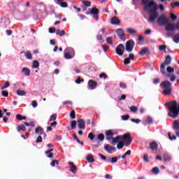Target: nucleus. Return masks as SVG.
Returning <instances> with one entry per match:
<instances>
[{
  "mask_svg": "<svg viewBox=\"0 0 179 179\" xmlns=\"http://www.w3.org/2000/svg\"><path fill=\"white\" fill-rule=\"evenodd\" d=\"M152 9L150 10V13H152L149 17L148 22H153L157 19V16H159V13H157V8L158 6L155 2V1H152L150 2V3L146 4L144 8L146 10L149 9V8H152Z\"/></svg>",
  "mask_w": 179,
  "mask_h": 179,
  "instance_id": "f257e3e1",
  "label": "nucleus"
},
{
  "mask_svg": "<svg viewBox=\"0 0 179 179\" xmlns=\"http://www.w3.org/2000/svg\"><path fill=\"white\" fill-rule=\"evenodd\" d=\"M166 106L169 110L168 115L171 118H177L179 114L178 103H177V101H172L166 103Z\"/></svg>",
  "mask_w": 179,
  "mask_h": 179,
  "instance_id": "f03ea898",
  "label": "nucleus"
},
{
  "mask_svg": "<svg viewBox=\"0 0 179 179\" xmlns=\"http://www.w3.org/2000/svg\"><path fill=\"white\" fill-rule=\"evenodd\" d=\"M160 87L163 90L162 93L164 96H170L173 93V87L171 83L169 80H164L160 84Z\"/></svg>",
  "mask_w": 179,
  "mask_h": 179,
  "instance_id": "7ed1b4c3",
  "label": "nucleus"
},
{
  "mask_svg": "<svg viewBox=\"0 0 179 179\" xmlns=\"http://www.w3.org/2000/svg\"><path fill=\"white\" fill-rule=\"evenodd\" d=\"M120 139H122L124 146H129L131 142H132V138L131 137L130 134L120 135Z\"/></svg>",
  "mask_w": 179,
  "mask_h": 179,
  "instance_id": "20e7f679",
  "label": "nucleus"
},
{
  "mask_svg": "<svg viewBox=\"0 0 179 179\" xmlns=\"http://www.w3.org/2000/svg\"><path fill=\"white\" fill-rule=\"evenodd\" d=\"M157 23L159 26H166L168 23H170V20L166 17V15H162L158 17Z\"/></svg>",
  "mask_w": 179,
  "mask_h": 179,
  "instance_id": "39448f33",
  "label": "nucleus"
},
{
  "mask_svg": "<svg viewBox=\"0 0 179 179\" xmlns=\"http://www.w3.org/2000/svg\"><path fill=\"white\" fill-rule=\"evenodd\" d=\"M90 14L92 15V17H94L95 20H99V13H100V10H99V9H97V8L96 7H94L90 9Z\"/></svg>",
  "mask_w": 179,
  "mask_h": 179,
  "instance_id": "423d86ee",
  "label": "nucleus"
},
{
  "mask_svg": "<svg viewBox=\"0 0 179 179\" xmlns=\"http://www.w3.org/2000/svg\"><path fill=\"white\" fill-rule=\"evenodd\" d=\"M134 45H135V42L132 40H129L126 43V51L128 52H132L134 50Z\"/></svg>",
  "mask_w": 179,
  "mask_h": 179,
  "instance_id": "0eeeda50",
  "label": "nucleus"
},
{
  "mask_svg": "<svg viewBox=\"0 0 179 179\" xmlns=\"http://www.w3.org/2000/svg\"><path fill=\"white\" fill-rule=\"evenodd\" d=\"M116 33L120 40H122V41H125V40H127V38H125V33L124 32V29L121 28L117 29H116Z\"/></svg>",
  "mask_w": 179,
  "mask_h": 179,
  "instance_id": "6e6552de",
  "label": "nucleus"
},
{
  "mask_svg": "<svg viewBox=\"0 0 179 179\" xmlns=\"http://www.w3.org/2000/svg\"><path fill=\"white\" fill-rule=\"evenodd\" d=\"M125 50V46L122 44H120L117 48H116V54L119 55L120 57L124 55V51Z\"/></svg>",
  "mask_w": 179,
  "mask_h": 179,
  "instance_id": "1a4fd4ad",
  "label": "nucleus"
},
{
  "mask_svg": "<svg viewBox=\"0 0 179 179\" xmlns=\"http://www.w3.org/2000/svg\"><path fill=\"white\" fill-rule=\"evenodd\" d=\"M172 128L173 131H175V133L176 134V136L179 138V120H175L173 122Z\"/></svg>",
  "mask_w": 179,
  "mask_h": 179,
  "instance_id": "9d476101",
  "label": "nucleus"
},
{
  "mask_svg": "<svg viewBox=\"0 0 179 179\" xmlns=\"http://www.w3.org/2000/svg\"><path fill=\"white\" fill-rule=\"evenodd\" d=\"M38 132H40V135H43L44 139L47 138V134H45V132L44 131V129H43V127H38L36 128L35 134H38Z\"/></svg>",
  "mask_w": 179,
  "mask_h": 179,
  "instance_id": "9b49d317",
  "label": "nucleus"
},
{
  "mask_svg": "<svg viewBox=\"0 0 179 179\" xmlns=\"http://www.w3.org/2000/svg\"><path fill=\"white\" fill-rule=\"evenodd\" d=\"M106 141H111L113 139V136H114V133L113 130H108L105 132Z\"/></svg>",
  "mask_w": 179,
  "mask_h": 179,
  "instance_id": "f8f14e48",
  "label": "nucleus"
},
{
  "mask_svg": "<svg viewBox=\"0 0 179 179\" xmlns=\"http://www.w3.org/2000/svg\"><path fill=\"white\" fill-rule=\"evenodd\" d=\"M88 85L91 90H94V89H96V87H97V83L93 80H90L88 82Z\"/></svg>",
  "mask_w": 179,
  "mask_h": 179,
  "instance_id": "ddd939ff",
  "label": "nucleus"
},
{
  "mask_svg": "<svg viewBox=\"0 0 179 179\" xmlns=\"http://www.w3.org/2000/svg\"><path fill=\"white\" fill-rule=\"evenodd\" d=\"M165 30L167 31H174V30H176V25L174 24L168 23L165 27Z\"/></svg>",
  "mask_w": 179,
  "mask_h": 179,
  "instance_id": "4468645a",
  "label": "nucleus"
},
{
  "mask_svg": "<svg viewBox=\"0 0 179 179\" xmlns=\"http://www.w3.org/2000/svg\"><path fill=\"white\" fill-rule=\"evenodd\" d=\"M69 164L71 166L70 171L73 173V174H76L78 171V167L73 164V162H69Z\"/></svg>",
  "mask_w": 179,
  "mask_h": 179,
  "instance_id": "2eb2a0df",
  "label": "nucleus"
},
{
  "mask_svg": "<svg viewBox=\"0 0 179 179\" xmlns=\"http://www.w3.org/2000/svg\"><path fill=\"white\" fill-rule=\"evenodd\" d=\"M77 122L78 124V128L79 129H85V120L83 119H78L77 120Z\"/></svg>",
  "mask_w": 179,
  "mask_h": 179,
  "instance_id": "dca6fc26",
  "label": "nucleus"
},
{
  "mask_svg": "<svg viewBox=\"0 0 179 179\" xmlns=\"http://www.w3.org/2000/svg\"><path fill=\"white\" fill-rule=\"evenodd\" d=\"M105 150L111 155L112 152H115V147L110 146L109 145H106L104 146Z\"/></svg>",
  "mask_w": 179,
  "mask_h": 179,
  "instance_id": "f3484780",
  "label": "nucleus"
},
{
  "mask_svg": "<svg viewBox=\"0 0 179 179\" xmlns=\"http://www.w3.org/2000/svg\"><path fill=\"white\" fill-rule=\"evenodd\" d=\"M150 148L151 150H157V148H159V145L156 141H152L150 143Z\"/></svg>",
  "mask_w": 179,
  "mask_h": 179,
  "instance_id": "a211bd4d",
  "label": "nucleus"
},
{
  "mask_svg": "<svg viewBox=\"0 0 179 179\" xmlns=\"http://www.w3.org/2000/svg\"><path fill=\"white\" fill-rule=\"evenodd\" d=\"M121 139V136H117L116 137H113L112 138V144L115 146V145H117V143H118V142H120Z\"/></svg>",
  "mask_w": 179,
  "mask_h": 179,
  "instance_id": "6ab92c4d",
  "label": "nucleus"
},
{
  "mask_svg": "<svg viewBox=\"0 0 179 179\" xmlns=\"http://www.w3.org/2000/svg\"><path fill=\"white\" fill-rule=\"evenodd\" d=\"M171 64V56L167 55L165 58V60L162 64L164 65H170Z\"/></svg>",
  "mask_w": 179,
  "mask_h": 179,
  "instance_id": "aec40b11",
  "label": "nucleus"
},
{
  "mask_svg": "<svg viewBox=\"0 0 179 179\" xmlns=\"http://www.w3.org/2000/svg\"><path fill=\"white\" fill-rule=\"evenodd\" d=\"M20 54H24V56L26 57L27 59H33V56L31 55V52H30V51H27L26 52H21Z\"/></svg>",
  "mask_w": 179,
  "mask_h": 179,
  "instance_id": "412c9836",
  "label": "nucleus"
},
{
  "mask_svg": "<svg viewBox=\"0 0 179 179\" xmlns=\"http://www.w3.org/2000/svg\"><path fill=\"white\" fill-rule=\"evenodd\" d=\"M110 23L113 24H120V19L117 16H115L111 18Z\"/></svg>",
  "mask_w": 179,
  "mask_h": 179,
  "instance_id": "4be33fe9",
  "label": "nucleus"
},
{
  "mask_svg": "<svg viewBox=\"0 0 179 179\" xmlns=\"http://www.w3.org/2000/svg\"><path fill=\"white\" fill-rule=\"evenodd\" d=\"M163 159H164V162H171L173 158L169 154H164Z\"/></svg>",
  "mask_w": 179,
  "mask_h": 179,
  "instance_id": "5701e85b",
  "label": "nucleus"
},
{
  "mask_svg": "<svg viewBox=\"0 0 179 179\" xmlns=\"http://www.w3.org/2000/svg\"><path fill=\"white\" fill-rule=\"evenodd\" d=\"M54 151V149H50L48 151H45V153L47 155V157H48L49 159H52V157H54V154L52 153V152Z\"/></svg>",
  "mask_w": 179,
  "mask_h": 179,
  "instance_id": "b1692460",
  "label": "nucleus"
},
{
  "mask_svg": "<svg viewBox=\"0 0 179 179\" xmlns=\"http://www.w3.org/2000/svg\"><path fill=\"white\" fill-rule=\"evenodd\" d=\"M160 71L162 75H165V76L169 77V75H166V65L165 64H161L160 66Z\"/></svg>",
  "mask_w": 179,
  "mask_h": 179,
  "instance_id": "393cba45",
  "label": "nucleus"
},
{
  "mask_svg": "<svg viewBox=\"0 0 179 179\" xmlns=\"http://www.w3.org/2000/svg\"><path fill=\"white\" fill-rule=\"evenodd\" d=\"M22 73L25 75V76H30V69H29L27 67L23 68Z\"/></svg>",
  "mask_w": 179,
  "mask_h": 179,
  "instance_id": "a878e982",
  "label": "nucleus"
},
{
  "mask_svg": "<svg viewBox=\"0 0 179 179\" xmlns=\"http://www.w3.org/2000/svg\"><path fill=\"white\" fill-rule=\"evenodd\" d=\"M148 52H149V48H143L140 50L139 54L140 55H145Z\"/></svg>",
  "mask_w": 179,
  "mask_h": 179,
  "instance_id": "bb28decb",
  "label": "nucleus"
},
{
  "mask_svg": "<svg viewBox=\"0 0 179 179\" xmlns=\"http://www.w3.org/2000/svg\"><path fill=\"white\" fill-rule=\"evenodd\" d=\"M65 52L70 54L71 55H73H73H75V50L72 48H66Z\"/></svg>",
  "mask_w": 179,
  "mask_h": 179,
  "instance_id": "cd10ccee",
  "label": "nucleus"
},
{
  "mask_svg": "<svg viewBox=\"0 0 179 179\" xmlns=\"http://www.w3.org/2000/svg\"><path fill=\"white\" fill-rule=\"evenodd\" d=\"M106 162H110V163L114 164V163H117L118 161H117V157H109V158L106 160Z\"/></svg>",
  "mask_w": 179,
  "mask_h": 179,
  "instance_id": "c85d7f7f",
  "label": "nucleus"
},
{
  "mask_svg": "<svg viewBox=\"0 0 179 179\" xmlns=\"http://www.w3.org/2000/svg\"><path fill=\"white\" fill-rule=\"evenodd\" d=\"M40 66V63L37 60H34L32 63V68L34 69H37Z\"/></svg>",
  "mask_w": 179,
  "mask_h": 179,
  "instance_id": "c756f323",
  "label": "nucleus"
},
{
  "mask_svg": "<svg viewBox=\"0 0 179 179\" xmlns=\"http://www.w3.org/2000/svg\"><path fill=\"white\" fill-rule=\"evenodd\" d=\"M17 132H20V131H26V126L23 124L19 125L18 127H17Z\"/></svg>",
  "mask_w": 179,
  "mask_h": 179,
  "instance_id": "7c9ffc66",
  "label": "nucleus"
},
{
  "mask_svg": "<svg viewBox=\"0 0 179 179\" xmlns=\"http://www.w3.org/2000/svg\"><path fill=\"white\" fill-rule=\"evenodd\" d=\"M56 34L57 36H59L60 37H62L63 36H65V31L64 30L60 31L59 29H57Z\"/></svg>",
  "mask_w": 179,
  "mask_h": 179,
  "instance_id": "2f4dec72",
  "label": "nucleus"
},
{
  "mask_svg": "<svg viewBox=\"0 0 179 179\" xmlns=\"http://www.w3.org/2000/svg\"><path fill=\"white\" fill-rule=\"evenodd\" d=\"M17 96H26V94H27V92H26V91L24 90H17Z\"/></svg>",
  "mask_w": 179,
  "mask_h": 179,
  "instance_id": "473e14b6",
  "label": "nucleus"
},
{
  "mask_svg": "<svg viewBox=\"0 0 179 179\" xmlns=\"http://www.w3.org/2000/svg\"><path fill=\"white\" fill-rule=\"evenodd\" d=\"M152 173H153V174H159V173H160V169H159V167L155 166L154 168L152 169L151 170Z\"/></svg>",
  "mask_w": 179,
  "mask_h": 179,
  "instance_id": "72a5a7b5",
  "label": "nucleus"
},
{
  "mask_svg": "<svg viewBox=\"0 0 179 179\" xmlns=\"http://www.w3.org/2000/svg\"><path fill=\"white\" fill-rule=\"evenodd\" d=\"M87 160L89 163H93V162H94V158H93V155H89L87 156Z\"/></svg>",
  "mask_w": 179,
  "mask_h": 179,
  "instance_id": "f704fd0d",
  "label": "nucleus"
},
{
  "mask_svg": "<svg viewBox=\"0 0 179 179\" xmlns=\"http://www.w3.org/2000/svg\"><path fill=\"white\" fill-rule=\"evenodd\" d=\"M10 86V83L9 81H6L2 87H1V90H3L6 89V87H9Z\"/></svg>",
  "mask_w": 179,
  "mask_h": 179,
  "instance_id": "c9c22d12",
  "label": "nucleus"
},
{
  "mask_svg": "<svg viewBox=\"0 0 179 179\" xmlns=\"http://www.w3.org/2000/svg\"><path fill=\"white\" fill-rule=\"evenodd\" d=\"M64 58L66 59H71V58H73V56L72 55H71L70 53H68L67 52H65Z\"/></svg>",
  "mask_w": 179,
  "mask_h": 179,
  "instance_id": "e433bc0d",
  "label": "nucleus"
},
{
  "mask_svg": "<svg viewBox=\"0 0 179 179\" xmlns=\"http://www.w3.org/2000/svg\"><path fill=\"white\" fill-rule=\"evenodd\" d=\"M145 124H153V119H152L150 116L147 117L145 119Z\"/></svg>",
  "mask_w": 179,
  "mask_h": 179,
  "instance_id": "4c0bfd02",
  "label": "nucleus"
},
{
  "mask_svg": "<svg viewBox=\"0 0 179 179\" xmlns=\"http://www.w3.org/2000/svg\"><path fill=\"white\" fill-rule=\"evenodd\" d=\"M24 124V125H26V127H32L33 128H34V127H36L34 122H30V123L25 122Z\"/></svg>",
  "mask_w": 179,
  "mask_h": 179,
  "instance_id": "58836bf2",
  "label": "nucleus"
},
{
  "mask_svg": "<svg viewBox=\"0 0 179 179\" xmlns=\"http://www.w3.org/2000/svg\"><path fill=\"white\" fill-rule=\"evenodd\" d=\"M70 125L71 127V129H75V128H76V122L75 120H71L70 122Z\"/></svg>",
  "mask_w": 179,
  "mask_h": 179,
  "instance_id": "ea45409f",
  "label": "nucleus"
},
{
  "mask_svg": "<svg viewBox=\"0 0 179 179\" xmlns=\"http://www.w3.org/2000/svg\"><path fill=\"white\" fill-rule=\"evenodd\" d=\"M83 3L87 8H89V6L92 5V3L90 1H86V0L83 1Z\"/></svg>",
  "mask_w": 179,
  "mask_h": 179,
  "instance_id": "a19ab883",
  "label": "nucleus"
},
{
  "mask_svg": "<svg viewBox=\"0 0 179 179\" xmlns=\"http://www.w3.org/2000/svg\"><path fill=\"white\" fill-rule=\"evenodd\" d=\"M168 136L170 141H176V139H177V136H176L175 135L171 136V133L170 132L168 134Z\"/></svg>",
  "mask_w": 179,
  "mask_h": 179,
  "instance_id": "79ce46f5",
  "label": "nucleus"
},
{
  "mask_svg": "<svg viewBox=\"0 0 179 179\" xmlns=\"http://www.w3.org/2000/svg\"><path fill=\"white\" fill-rule=\"evenodd\" d=\"M124 145H125L124 144V141L123 142L119 141L117 145V149H122V148H124Z\"/></svg>",
  "mask_w": 179,
  "mask_h": 179,
  "instance_id": "37998d69",
  "label": "nucleus"
},
{
  "mask_svg": "<svg viewBox=\"0 0 179 179\" xmlns=\"http://www.w3.org/2000/svg\"><path fill=\"white\" fill-rule=\"evenodd\" d=\"M106 43L110 45H113V37L106 38Z\"/></svg>",
  "mask_w": 179,
  "mask_h": 179,
  "instance_id": "c03bdc74",
  "label": "nucleus"
},
{
  "mask_svg": "<svg viewBox=\"0 0 179 179\" xmlns=\"http://www.w3.org/2000/svg\"><path fill=\"white\" fill-rule=\"evenodd\" d=\"M70 117L71 118H72L73 120L76 118V113H75V110H71V112L70 113Z\"/></svg>",
  "mask_w": 179,
  "mask_h": 179,
  "instance_id": "a18cd8bd",
  "label": "nucleus"
},
{
  "mask_svg": "<svg viewBox=\"0 0 179 179\" xmlns=\"http://www.w3.org/2000/svg\"><path fill=\"white\" fill-rule=\"evenodd\" d=\"M173 41L175 43H179V35L178 34H175L173 36Z\"/></svg>",
  "mask_w": 179,
  "mask_h": 179,
  "instance_id": "49530a36",
  "label": "nucleus"
},
{
  "mask_svg": "<svg viewBox=\"0 0 179 179\" xmlns=\"http://www.w3.org/2000/svg\"><path fill=\"white\" fill-rule=\"evenodd\" d=\"M166 71L169 73H173V72H174V68L171 66H168Z\"/></svg>",
  "mask_w": 179,
  "mask_h": 179,
  "instance_id": "de8ad7c7",
  "label": "nucleus"
},
{
  "mask_svg": "<svg viewBox=\"0 0 179 179\" xmlns=\"http://www.w3.org/2000/svg\"><path fill=\"white\" fill-rule=\"evenodd\" d=\"M57 120V114H53L50 116L49 121H55Z\"/></svg>",
  "mask_w": 179,
  "mask_h": 179,
  "instance_id": "09e8293b",
  "label": "nucleus"
},
{
  "mask_svg": "<svg viewBox=\"0 0 179 179\" xmlns=\"http://www.w3.org/2000/svg\"><path fill=\"white\" fill-rule=\"evenodd\" d=\"M1 96H3V97H8V96H9V92H8L7 91L3 90L1 92Z\"/></svg>",
  "mask_w": 179,
  "mask_h": 179,
  "instance_id": "8fccbe9b",
  "label": "nucleus"
},
{
  "mask_svg": "<svg viewBox=\"0 0 179 179\" xmlns=\"http://www.w3.org/2000/svg\"><path fill=\"white\" fill-rule=\"evenodd\" d=\"M97 138H98L99 141H104V134H98Z\"/></svg>",
  "mask_w": 179,
  "mask_h": 179,
  "instance_id": "3c124183",
  "label": "nucleus"
},
{
  "mask_svg": "<svg viewBox=\"0 0 179 179\" xmlns=\"http://www.w3.org/2000/svg\"><path fill=\"white\" fill-rule=\"evenodd\" d=\"M36 143H41L43 142V137L41 136H38L36 140Z\"/></svg>",
  "mask_w": 179,
  "mask_h": 179,
  "instance_id": "603ef678",
  "label": "nucleus"
},
{
  "mask_svg": "<svg viewBox=\"0 0 179 179\" xmlns=\"http://www.w3.org/2000/svg\"><path fill=\"white\" fill-rule=\"evenodd\" d=\"M59 5H60L62 8H68V3L66 2L62 1Z\"/></svg>",
  "mask_w": 179,
  "mask_h": 179,
  "instance_id": "864d4df0",
  "label": "nucleus"
},
{
  "mask_svg": "<svg viewBox=\"0 0 179 179\" xmlns=\"http://www.w3.org/2000/svg\"><path fill=\"white\" fill-rule=\"evenodd\" d=\"M52 167H55V164L58 165L59 163H58V160H53L52 161V162L50 163Z\"/></svg>",
  "mask_w": 179,
  "mask_h": 179,
  "instance_id": "5fc2aeb1",
  "label": "nucleus"
},
{
  "mask_svg": "<svg viewBox=\"0 0 179 179\" xmlns=\"http://www.w3.org/2000/svg\"><path fill=\"white\" fill-rule=\"evenodd\" d=\"M143 160L146 162V163H149V156L148 154H145L143 156Z\"/></svg>",
  "mask_w": 179,
  "mask_h": 179,
  "instance_id": "6e6d98bb",
  "label": "nucleus"
},
{
  "mask_svg": "<svg viewBox=\"0 0 179 179\" xmlns=\"http://www.w3.org/2000/svg\"><path fill=\"white\" fill-rule=\"evenodd\" d=\"M94 134H93V133H90L88 134V138L90 139V141H93V139H94Z\"/></svg>",
  "mask_w": 179,
  "mask_h": 179,
  "instance_id": "4d7b16f0",
  "label": "nucleus"
},
{
  "mask_svg": "<svg viewBox=\"0 0 179 179\" xmlns=\"http://www.w3.org/2000/svg\"><path fill=\"white\" fill-rule=\"evenodd\" d=\"M122 118L123 121H127V120H129V115H122Z\"/></svg>",
  "mask_w": 179,
  "mask_h": 179,
  "instance_id": "13d9d810",
  "label": "nucleus"
},
{
  "mask_svg": "<svg viewBox=\"0 0 179 179\" xmlns=\"http://www.w3.org/2000/svg\"><path fill=\"white\" fill-rule=\"evenodd\" d=\"M120 87L122 89H127V84H125V83H120Z\"/></svg>",
  "mask_w": 179,
  "mask_h": 179,
  "instance_id": "bf43d9fd",
  "label": "nucleus"
},
{
  "mask_svg": "<svg viewBox=\"0 0 179 179\" xmlns=\"http://www.w3.org/2000/svg\"><path fill=\"white\" fill-rule=\"evenodd\" d=\"M124 65H128V64H131V60L129 58H126L124 60Z\"/></svg>",
  "mask_w": 179,
  "mask_h": 179,
  "instance_id": "052dcab7",
  "label": "nucleus"
},
{
  "mask_svg": "<svg viewBox=\"0 0 179 179\" xmlns=\"http://www.w3.org/2000/svg\"><path fill=\"white\" fill-rule=\"evenodd\" d=\"M127 31H128V33H129V34H135V31H134V29H132V28L127 29Z\"/></svg>",
  "mask_w": 179,
  "mask_h": 179,
  "instance_id": "680f3d73",
  "label": "nucleus"
},
{
  "mask_svg": "<svg viewBox=\"0 0 179 179\" xmlns=\"http://www.w3.org/2000/svg\"><path fill=\"white\" fill-rule=\"evenodd\" d=\"M83 81H84L83 79H80V77H78V79L76 80V83L79 85V84H80V82H83Z\"/></svg>",
  "mask_w": 179,
  "mask_h": 179,
  "instance_id": "e2e57ef3",
  "label": "nucleus"
},
{
  "mask_svg": "<svg viewBox=\"0 0 179 179\" xmlns=\"http://www.w3.org/2000/svg\"><path fill=\"white\" fill-rule=\"evenodd\" d=\"M99 78H103V79H107V76L106 75V73H101L99 74Z\"/></svg>",
  "mask_w": 179,
  "mask_h": 179,
  "instance_id": "0e129e2a",
  "label": "nucleus"
},
{
  "mask_svg": "<svg viewBox=\"0 0 179 179\" xmlns=\"http://www.w3.org/2000/svg\"><path fill=\"white\" fill-rule=\"evenodd\" d=\"M31 106L34 107V108H36V107H37V106H38L37 101H32Z\"/></svg>",
  "mask_w": 179,
  "mask_h": 179,
  "instance_id": "69168bd1",
  "label": "nucleus"
},
{
  "mask_svg": "<svg viewBox=\"0 0 179 179\" xmlns=\"http://www.w3.org/2000/svg\"><path fill=\"white\" fill-rule=\"evenodd\" d=\"M160 82V78H154L153 80V83L155 85H157V83H159Z\"/></svg>",
  "mask_w": 179,
  "mask_h": 179,
  "instance_id": "338daca9",
  "label": "nucleus"
},
{
  "mask_svg": "<svg viewBox=\"0 0 179 179\" xmlns=\"http://www.w3.org/2000/svg\"><path fill=\"white\" fill-rule=\"evenodd\" d=\"M55 31L56 29L54 27L49 28V33H55Z\"/></svg>",
  "mask_w": 179,
  "mask_h": 179,
  "instance_id": "774afa93",
  "label": "nucleus"
}]
</instances>
